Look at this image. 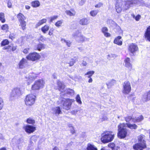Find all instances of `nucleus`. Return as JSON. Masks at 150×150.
<instances>
[{
  "label": "nucleus",
  "mask_w": 150,
  "mask_h": 150,
  "mask_svg": "<svg viewBox=\"0 0 150 150\" xmlns=\"http://www.w3.org/2000/svg\"><path fill=\"white\" fill-rule=\"evenodd\" d=\"M145 136L143 134H141L138 137L139 143L134 144L133 148L134 150H144L146 148V141L145 139Z\"/></svg>",
  "instance_id": "f257e3e1"
},
{
  "label": "nucleus",
  "mask_w": 150,
  "mask_h": 150,
  "mask_svg": "<svg viewBox=\"0 0 150 150\" xmlns=\"http://www.w3.org/2000/svg\"><path fill=\"white\" fill-rule=\"evenodd\" d=\"M125 125L126 124L125 123H120L118 126L117 136L119 138L123 139L127 136V130L124 128Z\"/></svg>",
  "instance_id": "f03ea898"
},
{
  "label": "nucleus",
  "mask_w": 150,
  "mask_h": 150,
  "mask_svg": "<svg viewBox=\"0 0 150 150\" xmlns=\"http://www.w3.org/2000/svg\"><path fill=\"white\" fill-rule=\"evenodd\" d=\"M73 102V100L71 99H66L60 97L58 101V103L59 104H62L63 108L68 110L70 109Z\"/></svg>",
  "instance_id": "7ed1b4c3"
},
{
  "label": "nucleus",
  "mask_w": 150,
  "mask_h": 150,
  "mask_svg": "<svg viewBox=\"0 0 150 150\" xmlns=\"http://www.w3.org/2000/svg\"><path fill=\"white\" fill-rule=\"evenodd\" d=\"M25 91V88L23 87L14 88L12 90L10 97L11 99L18 98Z\"/></svg>",
  "instance_id": "20e7f679"
},
{
  "label": "nucleus",
  "mask_w": 150,
  "mask_h": 150,
  "mask_svg": "<svg viewBox=\"0 0 150 150\" xmlns=\"http://www.w3.org/2000/svg\"><path fill=\"white\" fill-rule=\"evenodd\" d=\"M101 138L102 141L104 143H108L112 141L114 139L115 134L112 131H105Z\"/></svg>",
  "instance_id": "39448f33"
},
{
  "label": "nucleus",
  "mask_w": 150,
  "mask_h": 150,
  "mask_svg": "<svg viewBox=\"0 0 150 150\" xmlns=\"http://www.w3.org/2000/svg\"><path fill=\"white\" fill-rule=\"evenodd\" d=\"M58 90L64 94H71L74 93V91L70 89H65V86L60 81H58L57 82Z\"/></svg>",
  "instance_id": "423d86ee"
},
{
  "label": "nucleus",
  "mask_w": 150,
  "mask_h": 150,
  "mask_svg": "<svg viewBox=\"0 0 150 150\" xmlns=\"http://www.w3.org/2000/svg\"><path fill=\"white\" fill-rule=\"evenodd\" d=\"M36 96L32 94L28 95L25 98V104L27 106L33 105L35 103Z\"/></svg>",
  "instance_id": "0eeeda50"
},
{
  "label": "nucleus",
  "mask_w": 150,
  "mask_h": 150,
  "mask_svg": "<svg viewBox=\"0 0 150 150\" xmlns=\"http://www.w3.org/2000/svg\"><path fill=\"white\" fill-rule=\"evenodd\" d=\"M45 84V82L42 79H39L35 81L32 85L31 88L32 90H38L43 88Z\"/></svg>",
  "instance_id": "6e6552de"
},
{
  "label": "nucleus",
  "mask_w": 150,
  "mask_h": 150,
  "mask_svg": "<svg viewBox=\"0 0 150 150\" xmlns=\"http://www.w3.org/2000/svg\"><path fill=\"white\" fill-rule=\"evenodd\" d=\"M131 87L129 81H125L123 84L122 92L125 94H129L131 91Z\"/></svg>",
  "instance_id": "1a4fd4ad"
},
{
  "label": "nucleus",
  "mask_w": 150,
  "mask_h": 150,
  "mask_svg": "<svg viewBox=\"0 0 150 150\" xmlns=\"http://www.w3.org/2000/svg\"><path fill=\"white\" fill-rule=\"evenodd\" d=\"M41 58V56L37 53L34 52L29 54L26 58L28 60L35 61L39 60Z\"/></svg>",
  "instance_id": "9d476101"
},
{
  "label": "nucleus",
  "mask_w": 150,
  "mask_h": 150,
  "mask_svg": "<svg viewBox=\"0 0 150 150\" xmlns=\"http://www.w3.org/2000/svg\"><path fill=\"white\" fill-rule=\"evenodd\" d=\"M125 63V67L128 73H130V71L133 70L132 66L130 63V59L129 57L126 58L124 60Z\"/></svg>",
  "instance_id": "9b49d317"
},
{
  "label": "nucleus",
  "mask_w": 150,
  "mask_h": 150,
  "mask_svg": "<svg viewBox=\"0 0 150 150\" xmlns=\"http://www.w3.org/2000/svg\"><path fill=\"white\" fill-rule=\"evenodd\" d=\"M134 0H127L125 1V4L123 6V10L126 11L132 6L135 3Z\"/></svg>",
  "instance_id": "f8f14e48"
},
{
  "label": "nucleus",
  "mask_w": 150,
  "mask_h": 150,
  "mask_svg": "<svg viewBox=\"0 0 150 150\" xmlns=\"http://www.w3.org/2000/svg\"><path fill=\"white\" fill-rule=\"evenodd\" d=\"M128 50L129 52L134 54L138 50V48L137 45L135 43H132L129 45Z\"/></svg>",
  "instance_id": "ddd939ff"
},
{
  "label": "nucleus",
  "mask_w": 150,
  "mask_h": 150,
  "mask_svg": "<svg viewBox=\"0 0 150 150\" xmlns=\"http://www.w3.org/2000/svg\"><path fill=\"white\" fill-rule=\"evenodd\" d=\"M23 129L28 134L32 133L36 130L35 127L28 125L24 126L23 127Z\"/></svg>",
  "instance_id": "4468645a"
},
{
  "label": "nucleus",
  "mask_w": 150,
  "mask_h": 150,
  "mask_svg": "<svg viewBox=\"0 0 150 150\" xmlns=\"http://www.w3.org/2000/svg\"><path fill=\"white\" fill-rule=\"evenodd\" d=\"M144 37L146 41L150 42V25L146 29Z\"/></svg>",
  "instance_id": "2eb2a0df"
},
{
  "label": "nucleus",
  "mask_w": 150,
  "mask_h": 150,
  "mask_svg": "<svg viewBox=\"0 0 150 150\" xmlns=\"http://www.w3.org/2000/svg\"><path fill=\"white\" fill-rule=\"evenodd\" d=\"M27 65V61L24 58L21 59L18 64L19 68L23 69L26 67Z\"/></svg>",
  "instance_id": "dca6fc26"
},
{
  "label": "nucleus",
  "mask_w": 150,
  "mask_h": 150,
  "mask_svg": "<svg viewBox=\"0 0 150 150\" xmlns=\"http://www.w3.org/2000/svg\"><path fill=\"white\" fill-rule=\"evenodd\" d=\"M37 77V74L35 73H30L28 76L25 77V78L27 81L29 82L34 80Z\"/></svg>",
  "instance_id": "f3484780"
},
{
  "label": "nucleus",
  "mask_w": 150,
  "mask_h": 150,
  "mask_svg": "<svg viewBox=\"0 0 150 150\" xmlns=\"http://www.w3.org/2000/svg\"><path fill=\"white\" fill-rule=\"evenodd\" d=\"M121 39L122 37L121 36H118L115 38L113 42L115 44L121 46L122 44V41L121 40Z\"/></svg>",
  "instance_id": "a211bd4d"
},
{
  "label": "nucleus",
  "mask_w": 150,
  "mask_h": 150,
  "mask_svg": "<svg viewBox=\"0 0 150 150\" xmlns=\"http://www.w3.org/2000/svg\"><path fill=\"white\" fill-rule=\"evenodd\" d=\"M94 73L95 72L93 71H91L87 72L85 74V75L86 76V77L89 78L88 81V83H91L92 82L93 80L91 77L94 74Z\"/></svg>",
  "instance_id": "6ab92c4d"
},
{
  "label": "nucleus",
  "mask_w": 150,
  "mask_h": 150,
  "mask_svg": "<svg viewBox=\"0 0 150 150\" xmlns=\"http://www.w3.org/2000/svg\"><path fill=\"white\" fill-rule=\"evenodd\" d=\"M52 110L53 112V113L57 115H59V114H61L62 113L60 108L59 107H57L52 108Z\"/></svg>",
  "instance_id": "aec40b11"
},
{
  "label": "nucleus",
  "mask_w": 150,
  "mask_h": 150,
  "mask_svg": "<svg viewBox=\"0 0 150 150\" xmlns=\"http://www.w3.org/2000/svg\"><path fill=\"white\" fill-rule=\"evenodd\" d=\"M101 31L105 37L108 38L111 36L110 34L108 32V29L106 27H103L101 29Z\"/></svg>",
  "instance_id": "412c9836"
},
{
  "label": "nucleus",
  "mask_w": 150,
  "mask_h": 150,
  "mask_svg": "<svg viewBox=\"0 0 150 150\" xmlns=\"http://www.w3.org/2000/svg\"><path fill=\"white\" fill-rule=\"evenodd\" d=\"M17 18L19 22L25 21L26 19V17L21 13H19L17 15Z\"/></svg>",
  "instance_id": "4be33fe9"
},
{
  "label": "nucleus",
  "mask_w": 150,
  "mask_h": 150,
  "mask_svg": "<svg viewBox=\"0 0 150 150\" xmlns=\"http://www.w3.org/2000/svg\"><path fill=\"white\" fill-rule=\"evenodd\" d=\"M126 125L127 127L131 129H135L137 128V126L135 124H131L129 123H127Z\"/></svg>",
  "instance_id": "5701e85b"
},
{
  "label": "nucleus",
  "mask_w": 150,
  "mask_h": 150,
  "mask_svg": "<svg viewBox=\"0 0 150 150\" xmlns=\"http://www.w3.org/2000/svg\"><path fill=\"white\" fill-rule=\"evenodd\" d=\"M87 150H98L96 147L94 145L88 144L86 147Z\"/></svg>",
  "instance_id": "b1692460"
},
{
  "label": "nucleus",
  "mask_w": 150,
  "mask_h": 150,
  "mask_svg": "<svg viewBox=\"0 0 150 150\" xmlns=\"http://www.w3.org/2000/svg\"><path fill=\"white\" fill-rule=\"evenodd\" d=\"M47 21V20L46 19L44 18L42 20H41L37 23L35 25V27L37 28L39 26L42 25L43 24L46 23Z\"/></svg>",
  "instance_id": "393cba45"
},
{
  "label": "nucleus",
  "mask_w": 150,
  "mask_h": 150,
  "mask_svg": "<svg viewBox=\"0 0 150 150\" xmlns=\"http://www.w3.org/2000/svg\"><path fill=\"white\" fill-rule=\"evenodd\" d=\"M66 14L70 16H74L76 14V12L74 10L71 9V11L67 10L66 11Z\"/></svg>",
  "instance_id": "a878e982"
},
{
  "label": "nucleus",
  "mask_w": 150,
  "mask_h": 150,
  "mask_svg": "<svg viewBox=\"0 0 150 150\" xmlns=\"http://www.w3.org/2000/svg\"><path fill=\"white\" fill-rule=\"evenodd\" d=\"M115 8L116 11L118 13H120L122 11V8L120 6L119 4L118 3L115 4Z\"/></svg>",
  "instance_id": "bb28decb"
},
{
  "label": "nucleus",
  "mask_w": 150,
  "mask_h": 150,
  "mask_svg": "<svg viewBox=\"0 0 150 150\" xmlns=\"http://www.w3.org/2000/svg\"><path fill=\"white\" fill-rule=\"evenodd\" d=\"M40 5V3L38 1H33L31 3L32 6L33 7L36 8L39 7Z\"/></svg>",
  "instance_id": "cd10ccee"
},
{
  "label": "nucleus",
  "mask_w": 150,
  "mask_h": 150,
  "mask_svg": "<svg viewBox=\"0 0 150 150\" xmlns=\"http://www.w3.org/2000/svg\"><path fill=\"white\" fill-rule=\"evenodd\" d=\"M19 22L20 23L19 26L21 27L22 29L23 30H25L26 28V22L25 21H24Z\"/></svg>",
  "instance_id": "c85d7f7f"
},
{
  "label": "nucleus",
  "mask_w": 150,
  "mask_h": 150,
  "mask_svg": "<svg viewBox=\"0 0 150 150\" xmlns=\"http://www.w3.org/2000/svg\"><path fill=\"white\" fill-rule=\"evenodd\" d=\"M0 21L2 23H4L6 21L5 18V15L4 13L1 12L0 13Z\"/></svg>",
  "instance_id": "c756f323"
},
{
  "label": "nucleus",
  "mask_w": 150,
  "mask_h": 150,
  "mask_svg": "<svg viewBox=\"0 0 150 150\" xmlns=\"http://www.w3.org/2000/svg\"><path fill=\"white\" fill-rule=\"evenodd\" d=\"M49 28V27L48 25H45L44 26L41 28V30L43 33H45L46 32L48 31Z\"/></svg>",
  "instance_id": "7c9ffc66"
},
{
  "label": "nucleus",
  "mask_w": 150,
  "mask_h": 150,
  "mask_svg": "<svg viewBox=\"0 0 150 150\" xmlns=\"http://www.w3.org/2000/svg\"><path fill=\"white\" fill-rule=\"evenodd\" d=\"M45 45L39 43L37 47V49L39 51H40L42 50L45 49Z\"/></svg>",
  "instance_id": "2f4dec72"
},
{
  "label": "nucleus",
  "mask_w": 150,
  "mask_h": 150,
  "mask_svg": "<svg viewBox=\"0 0 150 150\" xmlns=\"http://www.w3.org/2000/svg\"><path fill=\"white\" fill-rule=\"evenodd\" d=\"M98 13V10H93L90 11V14L92 16L94 17L96 16Z\"/></svg>",
  "instance_id": "473e14b6"
},
{
  "label": "nucleus",
  "mask_w": 150,
  "mask_h": 150,
  "mask_svg": "<svg viewBox=\"0 0 150 150\" xmlns=\"http://www.w3.org/2000/svg\"><path fill=\"white\" fill-rule=\"evenodd\" d=\"M144 119V117L142 115H140L137 118L134 120V122H139L142 121Z\"/></svg>",
  "instance_id": "72a5a7b5"
},
{
  "label": "nucleus",
  "mask_w": 150,
  "mask_h": 150,
  "mask_svg": "<svg viewBox=\"0 0 150 150\" xmlns=\"http://www.w3.org/2000/svg\"><path fill=\"white\" fill-rule=\"evenodd\" d=\"M76 59L74 58L73 59H71L70 61L68 63L69 65L70 66H73L74 64L76 62Z\"/></svg>",
  "instance_id": "f704fd0d"
},
{
  "label": "nucleus",
  "mask_w": 150,
  "mask_h": 150,
  "mask_svg": "<svg viewBox=\"0 0 150 150\" xmlns=\"http://www.w3.org/2000/svg\"><path fill=\"white\" fill-rule=\"evenodd\" d=\"M125 120L127 122H129L132 119V116L127 115L124 118Z\"/></svg>",
  "instance_id": "c9c22d12"
},
{
  "label": "nucleus",
  "mask_w": 150,
  "mask_h": 150,
  "mask_svg": "<svg viewBox=\"0 0 150 150\" xmlns=\"http://www.w3.org/2000/svg\"><path fill=\"white\" fill-rule=\"evenodd\" d=\"M26 122L28 123L32 124H33L35 123V120L30 118H28Z\"/></svg>",
  "instance_id": "e433bc0d"
},
{
  "label": "nucleus",
  "mask_w": 150,
  "mask_h": 150,
  "mask_svg": "<svg viewBox=\"0 0 150 150\" xmlns=\"http://www.w3.org/2000/svg\"><path fill=\"white\" fill-rule=\"evenodd\" d=\"M1 28L2 30L7 31L8 29V26L7 24H4L2 25Z\"/></svg>",
  "instance_id": "4c0bfd02"
},
{
  "label": "nucleus",
  "mask_w": 150,
  "mask_h": 150,
  "mask_svg": "<svg viewBox=\"0 0 150 150\" xmlns=\"http://www.w3.org/2000/svg\"><path fill=\"white\" fill-rule=\"evenodd\" d=\"M144 100L146 102L150 100V91H149L147 94L146 96L144 98Z\"/></svg>",
  "instance_id": "58836bf2"
},
{
  "label": "nucleus",
  "mask_w": 150,
  "mask_h": 150,
  "mask_svg": "<svg viewBox=\"0 0 150 150\" xmlns=\"http://www.w3.org/2000/svg\"><path fill=\"white\" fill-rule=\"evenodd\" d=\"M8 43L9 41L7 39H5L2 42L1 45V46H4L8 44Z\"/></svg>",
  "instance_id": "ea45409f"
},
{
  "label": "nucleus",
  "mask_w": 150,
  "mask_h": 150,
  "mask_svg": "<svg viewBox=\"0 0 150 150\" xmlns=\"http://www.w3.org/2000/svg\"><path fill=\"white\" fill-rule=\"evenodd\" d=\"M108 146L110 148L112 149V150H114L115 147V145L113 143H110L108 144Z\"/></svg>",
  "instance_id": "a19ab883"
},
{
  "label": "nucleus",
  "mask_w": 150,
  "mask_h": 150,
  "mask_svg": "<svg viewBox=\"0 0 150 150\" xmlns=\"http://www.w3.org/2000/svg\"><path fill=\"white\" fill-rule=\"evenodd\" d=\"M63 22V20H60L57 21L55 23V25L57 27H60L61 25Z\"/></svg>",
  "instance_id": "79ce46f5"
},
{
  "label": "nucleus",
  "mask_w": 150,
  "mask_h": 150,
  "mask_svg": "<svg viewBox=\"0 0 150 150\" xmlns=\"http://www.w3.org/2000/svg\"><path fill=\"white\" fill-rule=\"evenodd\" d=\"M141 16L140 15H137L136 16L133 15V18H135V20L136 21H139L141 18Z\"/></svg>",
  "instance_id": "37998d69"
},
{
  "label": "nucleus",
  "mask_w": 150,
  "mask_h": 150,
  "mask_svg": "<svg viewBox=\"0 0 150 150\" xmlns=\"http://www.w3.org/2000/svg\"><path fill=\"white\" fill-rule=\"evenodd\" d=\"M76 99L77 102L79 104H81V102L80 100V98L79 95H77L76 97Z\"/></svg>",
  "instance_id": "c03bdc74"
},
{
  "label": "nucleus",
  "mask_w": 150,
  "mask_h": 150,
  "mask_svg": "<svg viewBox=\"0 0 150 150\" xmlns=\"http://www.w3.org/2000/svg\"><path fill=\"white\" fill-rule=\"evenodd\" d=\"M3 107V101L2 99L0 98V110H1Z\"/></svg>",
  "instance_id": "a18cd8bd"
},
{
  "label": "nucleus",
  "mask_w": 150,
  "mask_h": 150,
  "mask_svg": "<svg viewBox=\"0 0 150 150\" xmlns=\"http://www.w3.org/2000/svg\"><path fill=\"white\" fill-rule=\"evenodd\" d=\"M58 17V16H54L50 17V21L52 22L53 20L57 19Z\"/></svg>",
  "instance_id": "49530a36"
},
{
  "label": "nucleus",
  "mask_w": 150,
  "mask_h": 150,
  "mask_svg": "<svg viewBox=\"0 0 150 150\" xmlns=\"http://www.w3.org/2000/svg\"><path fill=\"white\" fill-rule=\"evenodd\" d=\"M103 4L102 3L99 2L98 4L96 5L95 7L96 8H99L102 6Z\"/></svg>",
  "instance_id": "de8ad7c7"
},
{
  "label": "nucleus",
  "mask_w": 150,
  "mask_h": 150,
  "mask_svg": "<svg viewBox=\"0 0 150 150\" xmlns=\"http://www.w3.org/2000/svg\"><path fill=\"white\" fill-rule=\"evenodd\" d=\"M79 23L80 24L84 25V19L83 18L81 19L79 21Z\"/></svg>",
  "instance_id": "09e8293b"
},
{
  "label": "nucleus",
  "mask_w": 150,
  "mask_h": 150,
  "mask_svg": "<svg viewBox=\"0 0 150 150\" xmlns=\"http://www.w3.org/2000/svg\"><path fill=\"white\" fill-rule=\"evenodd\" d=\"M29 50V48H26L23 50V52L25 54H27L28 52V51Z\"/></svg>",
  "instance_id": "8fccbe9b"
},
{
  "label": "nucleus",
  "mask_w": 150,
  "mask_h": 150,
  "mask_svg": "<svg viewBox=\"0 0 150 150\" xmlns=\"http://www.w3.org/2000/svg\"><path fill=\"white\" fill-rule=\"evenodd\" d=\"M8 7L9 8H11L12 6V4L11 2L8 1L7 3Z\"/></svg>",
  "instance_id": "3c124183"
},
{
  "label": "nucleus",
  "mask_w": 150,
  "mask_h": 150,
  "mask_svg": "<svg viewBox=\"0 0 150 150\" xmlns=\"http://www.w3.org/2000/svg\"><path fill=\"white\" fill-rule=\"evenodd\" d=\"M4 136L1 133H0V139L1 140H4Z\"/></svg>",
  "instance_id": "603ef678"
},
{
  "label": "nucleus",
  "mask_w": 150,
  "mask_h": 150,
  "mask_svg": "<svg viewBox=\"0 0 150 150\" xmlns=\"http://www.w3.org/2000/svg\"><path fill=\"white\" fill-rule=\"evenodd\" d=\"M4 79V77L0 75V82H1Z\"/></svg>",
  "instance_id": "864d4df0"
},
{
  "label": "nucleus",
  "mask_w": 150,
  "mask_h": 150,
  "mask_svg": "<svg viewBox=\"0 0 150 150\" xmlns=\"http://www.w3.org/2000/svg\"><path fill=\"white\" fill-rule=\"evenodd\" d=\"M9 38L11 39H13L14 38V35L13 34H11L9 35Z\"/></svg>",
  "instance_id": "5fc2aeb1"
},
{
  "label": "nucleus",
  "mask_w": 150,
  "mask_h": 150,
  "mask_svg": "<svg viewBox=\"0 0 150 150\" xmlns=\"http://www.w3.org/2000/svg\"><path fill=\"white\" fill-rule=\"evenodd\" d=\"M66 43L68 47H69L70 46L71 43V42L70 41H69V42L66 41Z\"/></svg>",
  "instance_id": "6e6d98bb"
},
{
  "label": "nucleus",
  "mask_w": 150,
  "mask_h": 150,
  "mask_svg": "<svg viewBox=\"0 0 150 150\" xmlns=\"http://www.w3.org/2000/svg\"><path fill=\"white\" fill-rule=\"evenodd\" d=\"M84 0H81V1H80L79 4L80 5H82L84 4Z\"/></svg>",
  "instance_id": "4d7b16f0"
},
{
  "label": "nucleus",
  "mask_w": 150,
  "mask_h": 150,
  "mask_svg": "<svg viewBox=\"0 0 150 150\" xmlns=\"http://www.w3.org/2000/svg\"><path fill=\"white\" fill-rule=\"evenodd\" d=\"M17 48V46H13L12 47V50L13 51H14Z\"/></svg>",
  "instance_id": "13d9d810"
},
{
  "label": "nucleus",
  "mask_w": 150,
  "mask_h": 150,
  "mask_svg": "<svg viewBox=\"0 0 150 150\" xmlns=\"http://www.w3.org/2000/svg\"><path fill=\"white\" fill-rule=\"evenodd\" d=\"M77 111L75 110H73L71 112V113L73 114H75L76 113Z\"/></svg>",
  "instance_id": "bf43d9fd"
},
{
  "label": "nucleus",
  "mask_w": 150,
  "mask_h": 150,
  "mask_svg": "<svg viewBox=\"0 0 150 150\" xmlns=\"http://www.w3.org/2000/svg\"><path fill=\"white\" fill-rule=\"evenodd\" d=\"M25 8L27 9H29L30 8V7L28 5H26L25 6Z\"/></svg>",
  "instance_id": "052dcab7"
},
{
  "label": "nucleus",
  "mask_w": 150,
  "mask_h": 150,
  "mask_svg": "<svg viewBox=\"0 0 150 150\" xmlns=\"http://www.w3.org/2000/svg\"><path fill=\"white\" fill-rule=\"evenodd\" d=\"M61 41L63 42H66V41H66V40L65 39H61Z\"/></svg>",
  "instance_id": "680f3d73"
},
{
  "label": "nucleus",
  "mask_w": 150,
  "mask_h": 150,
  "mask_svg": "<svg viewBox=\"0 0 150 150\" xmlns=\"http://www.w3.org/2000/svg\"><path fill=\"white\" fill-rule=\"evenodd\" d=\"M48 34L49 35H51L53 34L52 32L50 31Z\"/></svg>",
  "instance_id": "e2e57ef3"
},
{
  "label": "nucleus",
  "mask_w": 150,
  "mask_h": 150,
  "mask_svg": "<svg viewBox=\"0 0 150 150\" xmlns=\"http://www.w3.org/2000/svg\"><path fill=\"white\" fill-rule=\"evenodd\" d=\"M53 150H59L58 148L55 147L53 149Z\"/></svg>",
  "instance_id": "0e129e2a"
},
{
  "label": "nucleus",
  "mask_w": 150,
  "mask_h": 150,
  "mask_svg": "<svg viewBox=\"0 0 150 150\" xmlns=\"http://www.w3.org/2000/svg\"><path fill=\"white\" fill-rule=\"evenodd\" d=\"M10 47V46H9L7 47H4V50L9 49Z\"/></svg>",
  "instance_id": "69168bd1"
},
{
  "label": "nucleus",
  "mask_w": 150,
  "mask_h": 150,
  "mask_svg": "<svg viewBox=\"0 0 150 150\" xmlns=\"http://www.w3.org/2000/svg\"><path fill=\"white\" fill-rule=\"evenodd\" d=\"M71 132L72 134H74L75 132V131L74 129L71 131Z\"/></svg>",
  "instance_id": "338daca9"
},
{
  "label": "nucleus",
  "mask_w": 150,
  "mask_h": 150,
  "mask_svg": "<svg viewBox=\"0 0 150 150\" xmlns=\"http://www.w3.org/2000/svg\"><path fill=\"white\" fill-rule=\"evenodd\" d=\"M16 140V139L13 138L12 139V142H15Z\"/></svg>",
  "instance_id": "774afa93"
}]
</instances>
